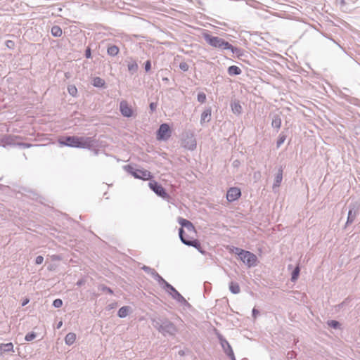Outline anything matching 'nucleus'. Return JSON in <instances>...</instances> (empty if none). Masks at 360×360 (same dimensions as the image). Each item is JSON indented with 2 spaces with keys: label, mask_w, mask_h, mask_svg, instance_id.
I'll return each instance as SVG.
<instances>
[{
  "label": "nucleus",
  "mask_w": 360,
  "mask_h": 360,
  "mask_svg": "<svg viewBox=\"0 0 360 360\" xmlns=\"http://www.w3.org/2000/svg\"><path fill=\"white\" fill-rule=\"evenodd\" d=\"M202 38L205 41L212 47L214 49H217L219 51H225L229 50L232 52L233 54H236L237 56H240L241 53V50L236 47L233 46L228 41H225L224 39L220 38L217 36H213L210 34L208 32H204L202 34Z\"/></svg>",
  "instance_id": "nucleus-1"
},
{
  "label": "nucleus",
  "mask_w": 360,
  "mask_h": 360,
  "mask_svg": "<svg viewBox=\"0 0 360 360\" xmlns=\"http://www.w3.org/2000/svg\"><path fill=\"white\" fill-rule=\"evenodd\" d=\"M178 222L181 226V228H180L179 230V235L181 241L184 244H185L188 246H193V247L195 248L202 254H204L205 252L201 250L200 243L198 240L186 239L184 236V231L183 228H185L190 233L195 231V227L193 225V224L190 221H188L186 219L181 218V217H179Z\"/></svg>",
  "instance_id": "nucleus-2"
},
{
  "label": "nucleus",
  "mask_w": 360,
  "mask_h": 360,
  "mask_svg": "<svg viewBox=\"0 0 360 360\" xmlns=\"http://www.w3.org/2000/svg\"><path fill=\"white\" fill-rule=\"evenodd\" d=\"M60 145L69 147L90 148L94 145V139L91 137L84 136H66L64 140H60Z\"/></svg>",
  "instance_id": "nucleus-3"
},
{
  "label": "nucleus",
  "mask_w": 360,
  "mask_h": 360,
  "mask_svg": "<svg viewBox=\"0 0 360 360\" xmlns=\"http://www.w3.org/2000/svg\"><path fill=\"white\" fill-rule=\"evenodd\" d=\"M153 326L163 335H174L177 329L174 324L167 319H154Z\"/></svg>",
  "instance_id": "nucleus-4"
},
{
  "label": "nucleus",
  "mask_w": 360,
  "mask_h": 360,
  "mask_svg": "<svg viewBox=\"0 0 360 360\" xmlns=\"http://www.w3.org/2000/svg\"><path fill=\"white\" fill-rule=\"evenodd\" d=\"M360 204L358 202H351L349 205V211L345 226L352 224L359 214Z\"/></svg>",
  "instance_id": "nucleus-5"
},
{
  "label": "nucleus",
  "mask_w": 360,
  "mask_h": 360,
  "mask_svg": "<svg viewBox=\"0 0 360 360\" xmlns=\"http://www.w3.org/2000/svg\"><path fill=\"white\" fill-rule=\"evenodd\" d=\"M240 259L248 267L255 266L257 265V256L250 251L245 250L240 255Z\"/></svg>",
  "instance_id": "nucleus-6"
},
{
  "label": "nucleus",
  "mask_w": 360,
  "mask_h": 360,
  "mask_svg": "<svg viewBox=\"0 0 360 360\" xmlns=\"http://www.w3.org/2000/svg\"><path fill=\"white\" fill-rule=\"evenodd\" d=\"M128 172L136 179L148 180L151 179V173L146 169H134L129 166Z\"/></svg>",
  "instance_id": "nucleus-7"
},
{
  "label": "nucleus",
  "mask_w": 360,
  "mask_h": 360,
  "mask_svg": "<svg viewBox=\"0 0 360 360\" xmlns=\"http://www.w3.org/2000/svg\"><path fill=\"white\" fill-rule=\"evenodd\" d=\"M171 136L169 126L166 124H162L157 132V139L158 140H167Z\"/></svg>",
  "instance_id": "nucleus-8"
},
{
  "label": "nucleus",
  "mask_w": 360,
  "mask_h": 360,
  "mask_svg": "<svg viewBox=\"0 0 360 360\" xmlns=\"http://www.w3.org/2000/svg\"><path fill=\"white\" fill-rule=\"evenodd\" d=\"M148 186L158 196L162 197V198H167L168 197V194L165 191V188L158 182L151 181L149 182Z\"/></svg>",
  "instance_id": "nucleus-9"
},
{
  "label": "nucleus",
  "mask_w": 360,
  "mask_h": 360,
  "mask_svg": "<svg viewBox=\"0 0 360 360\" xmlns=\"http://www.w3.org/2000/svg\"><path fill=\"white\" fill-rule=\"evenodd\" d=\"M165 290H166L174 300L180 303H185L186 300L185 298L169 283L167 284L166 287H165Z\"/></svg>",
  "instance_id": "nucleus-10"
},
{
  "label": "nucleus",
  "mask_w": 360,
  "mask_h": 360,
  "mask_svg": "<svg viewBox=\"0 0 360 360\" xmlns=\"http://www.w3.org/2000/svg\"><path fill=\"white\" fill-rule=\"evenodd\" d=\"M219 340L224 352L226 355L231 359V360H236L233 351L229 342L224 338L221 335H219Z\"/></svg>",
  "instance_id": "nucleus-11"
},
{
  "label": "nucleus",
  "mask_w": 360,
  "mask_h": 360,
  "mask_svg": "<svg viewBox=\"0 0 360 360\" xmlns=\"http://www.w3.org/2000/svg\"><path fill=\"white\" fill-rule=\"evenodd\" d=\"M120 110L124 117H130L132 116L133 111L124 100L122 101L120 103Z\"/></svg>",
  "instance_id": "nucleus-12"
},
{
  "label": "nucleus",
  "mask_w": 360,
  "mask_h": 360,
  "mask_svg": "<svg viewBox=\"0 0 360 360\" xmlns=\"http://www.w3.org/2000/svg\"><path fill=\"white\" fill-rule=\"evenodd\" d=\"M241 195L240 190L238 188H231L226 193V198L228 201L233 202L237 200Z\"/></svg>",
  "instance_id": "nucleus-13"
},
{
  "label": "nucleus",
  "mask_w": 360,
  "mask_h": 360,
  "mask_svg": "<svg viewBox=\"0 0 360 360\" xmlns=\"http://www.w3.org/2000/svg\"><path fill=\"white\" fill-rule=\"evenodd\" d=\"M283 179V170L282 169H279L278 173L276 174L274 179V183L273 185V189L274 190L276 188L279 187L281 182Z\"/></svg>",
  "instance_id": "nucleus-14"
},
{
  "label": "nucleus",
  "mask_w": 360,
  "mask_h": 360,
  "mask_svg": "<svg viewBox=\"0 0 360 360\" xmlns=\"http://www.w3.org/2000/svg\"><path fill=\"white\" fill-rule=\"evenodd\" d=\"M211 119V109L207 108L201 114L200 117V123L202 124L205 122H209Z\"/></svg>",
  "instance_id": "nucleus-15"
},
{
  "label": "nucleus",
  "mask_w": 360,
  "mask_h": 360,
  "mask_svg": "<svg viewBox=\"0 0 360 360\" xmlns=\"http://www.w3.org/2000/svg\"><path fill=\"white\" fill-rule=\"evenodd\" d=\"M184 147L188 150H193L196 148V142L193 137L188 139L187 141H184Z\"/></svg>",
  "instance_id": "nucleus-16"
},
{
  "label": "nucleus",
  "mask_w": 360,
  "mask_h": 360,
  "mask_svg": "<svg viewBox=\"0 0 360 360\" xmlns=\"http://www.w3.org/2000/svg\"><path fill=\"white\" fill-rule=\"evenodd\" d=\"M131 307L129 306L122 307L117 312V315L120 318H125L129 313Z\"/></svg>",
  "instance_id": "nucleus-17"
},
{
  "label": "nucleus",
  "mask_w": 360,
  "mask_h": 360,
  "mask_svg": "<svg viewBox=\"0 0 360 360\" xmlns=\"http://www.w3.org/2000/svg\"><path fill=\"white\" fill-rule=\"evenodd\" d=\"M153 277L158 282L159 285H160L163 289H165V287H166L167 284H169V283H167L160 275H159L157 271L154 274Z\"/></svg>",
  "instance_id": "nucleus-18"
},
{
  "label": "nucleus",
  "mask_w": 360,
  "mask_h": 360,
  "mask_svg": "<svg viewBox=\"0 0 360 360\" xmlns=\"http://www.w3.org/2000/svg\"><path fill=\"white\" fill-rule=\"evenodd\" d=\"M231 107L233 113L239 115L242 112V107L238 101L232 102Z\"/></svg>",
  "instance_id": "nucleus-19"
},
{
  "label": "nucleus",
  "mask_w": 360,
  "mask_h": 360,
  "mask_svg": "<svg viewBox=\"0 0 360 360\" xmlns=\"http://www.w3.org/2000/svg\"><path fill=\"white\" fill-rule=\"evenodd\" d=\"M0 351L4 353L13 352V345L11 342L1 344Z\"/></svg>",
  "instance_id": "nucleus-20"
},
{
  "label": "nucleus",
  "mask_w": 360,
  "mask_h": 360,
  "mask_svg": "<svg viewBox=\"0 0 360 360\" xmlns=\"http://www.w3.org/2000/svg\"><path fill=\"white\" fill-rule=\"evenodd\" d=\"M76 340V335L74 333H69L65 338V344L68 345H72Z\"/></svg>",
  "instance_id": "nucleus-21"
},
{
  "label": "nucleus",
  "mask_w": 360,
  "mask_h": 360,
  "mask_svg": "<svg viewBox=\"0 0 360 360\" xmlns=\"http://www.w3.org/2000/svg\"><path fill=\"white\" fill-rule=\"evenodd\" d=\"M119 51H120V49L117 46L111 45V46H108V48L107 49V53L110 56H115L118 54Z\"/></svg>",
  "instance_id": "nucleus-22"
},
{
  "label": "nucleus",
  "mask_w": 360,
  "mask_h": 360,
  "mask_svg": "<svg viewBox=\"0 0 360 360\" xmlns=\"http://www.w3.org/2000/svg\"><path fill=\"white\" fill-rule=\"evenodd\" d=\"M241 72L240 68L236 65H231L228 68V73L230 75H238Z\"/></svg>",
  "instance_id": "nucleus-23"
},
{
  "label": "nucleus",
  "mask_w": 360,
  "mask_h": 360,
  "mask_svg": "<svg viewBox=\"0 0 360 360\" xmlns=\"http://www.w3.org/2000/svg\"><path fill=\"white\" fill-rule=\"evenodd\" d=\"M128 70L132 74L135 73L138 70V65L136 61L131 60L127 64Z\"/></svg>",
  "instance_id": "nucleus-24"
},
{
  "label": "nucleus",
  "mask_w": 360,
  "mask_h": 360,
  "mask_svg": "<svg viewBox=\"0 0 360 360\" xmlns=\"http://www.w3.org/2000/svg\"><path fill=\"white\" fill-rule=\"evenodd\" d=\"M229 290L233 294H238L240 292L239 285L237 283H234V282L230 283Z\"/></svg>",
  "instance_id": "nucleus-25"
},
{
  "label": "nucleus",
  "mask_w": 360,
  "mask_h": 360,
  "mask_svg": "<svg viewBox=\"0 0 360 360\" xmlns=\"http://www.w3.org/2000/svg\"><path fill=\"white\" fill-rule=\"evenodd\" d=\"M92 84L96 87H103L105 85V81L101 77H96L93 79Z\"/></svg>",
  "instance_id": "nucleus-26"
},
{
  "label": "nucleus",
  "mask_w": 360,
  "mask_h": 360,
  "mask_svg": "<svg viewBox=\"0 0 360 360\" xmlns=\"http://www.w3.org/2000/svg\"><path fill=\"white\" fill-rule=\"evenodd\" d=\"M271 125L273 127L279 129L281 125V119L279 115H274L272 120Z\"/></svg>",
  "instance_id": "nucleus-27"
},
{
  "label": "nucleus",
  "mask_w": 360,
  "mask_h": 360,
  "mask_svg": "<svg viewBox=\"0 0 360 360\" xmlns=\"http://www.w3.org/2000/svg\"><path fill=\"white\" fill-rule=\"evenodd\" d=\"M51 34L56 37H60L62 35V30L59 26L55 25L51 28Z\"/></svg>",
  "instance_id": "nucleus-28"
},
{
  "label": "nucleus",
  "mask_w": 360,
  "mask_h": 360,
  "mask_svg": "<svg viewBox=\"0 0 360 360\" xmlns=\"http://www.w3.org/2000/svg\"><path fill=\"white\" fill-rule=\"evenodd\" d=\"M300 267L299 266H296L295 268V269L292 271V277H291V281H295L298 276H299V274H300Z\"/></svg>",
  "instance_id": "nucleus-29"
},
{
  "label": "nucleus",
  "mask_w": 360,
  "mask_h": 360,
  "mask_svg": "<svg viewBox=\"0 0 360 360\" xmlns=\"http://www.w3.org/2000/svg\"><path fill=\"white\" fill-rule=\"evenodd\" d=\"M68 91L70 94V95L72 96H76L77 94V89L75 85H69L68 86Z\"/></svg>",
  "instance_id": "nucleus-30"
},
{
  "label": "nucleus",
  "mask_w": 360,
  "mask_h": 360,
  "mask_svg": "<svg viewBox=\"0 0 360 360\" xmlns=\"http://www.w3.org/2000/svg\"><path fill=\"white\" fill-rule=\"evenodd\" d=\"M328 326L337 329L340 327V323L338 321L335 320H330L328 321Z\"/></svg>",
  "instance_id": "nucleus-31"
},
{
  "label": "nucleus",
  "mask_w": 360,
  "mask_h": 360,
  "mask_svg": "<svg viewBox=\"0 0 360 360\" xmlns=\"http://www.w3.org/2000/svg\"><path fill=\"white\" fill-rule=\"evenodd\" d=\"M142 269L147 273L148 274L151 275L152 276L154 275V274L156 272V271L149 266H143L142 267Z\"/></svg>",
  "instance_id": "nucleus-32"
},
{
  "label": "nucleus",
  "mask_w": 360,
  "mask_h": 360,
  "mask_svg": "<svg viewBox=\"0 0 360 360\" xmlns=\"http://www.w3.org/2000/svg\"><path fill=\"white\" fill-rule=\"evenodd\" d=\"M37 337V335L34 332H32V333H27L25 337V340L27 342H30L32 340H33L35 338Z\"/></svg>",
  "instance_id": "nucleus-33"
},
{
  "label": "nucleus",
  "mask_w": 360,
  "mask_h": 360,
  "mask_svg": "<svg viewBox=\"0 0 360 360\" xmlns=\"http://www.w3.org/2000/svg\"><path fill=\"white\" fill-rule=\"evenodd\" d=\"M198 102L203 103L206 101V95L203 92H200L198 94Z\"/></svg>",
  "instance_id": "nucleus-34"
},
{
  "label": "nucleus",
  "mask_w": 360,
  "mask_h": 360,
  "mask_svg": "<svg viewBox=\"0 0 360 360\" xmlns=\"http://www.w3.org/2000/svg\"><path fill=\"white\" fill-rule=\"evenodd\" d=\"M286 136L283 134H280L279 138L277 141L276 145L277 147L279 148L285 141Z\"/></svg>",
  "instance_id": "nucleus-35"
},
{
  "label": "nucleus",
  "mask_w": 360,
  "mask_h": 360,
  "mask_svg": "<svg viewBox=\"0 0 360 360\" xmlns=\"http://www.w3.org/2000/svg\"><path fill=\"white\" fill-rule=\"evenodd\" d=\"M244 250H242L239 248H233L232 250V252L235 253L236 255H238L239 258L240 257V255H242L243 252H244Z\"/></svg>",
  "instance_id": "nucleus-36"
},
{
  "label": "nucleus",
  "mask_w": 360,
  "mask_h": 360,
  "mask_svg": "<svg viewBox=\"0 0 360 360\" xmlns=\"http://www.w3.org/2000/svg\"><path fill=\"white\" fill-rule=\"evenodd\" d=\"M53 305L56 308H59L63 305V301L60 299H56L53 302Z\"/></svg>",
  "instance_id": "nucleus-37"
},
{
  "label": "nucleus",
  "mask_w": 360,
  "mask_h": 360,
  "mask_svg": "<svg viewBox=\"0 0 360 360\" xmlns=\"http://www.w3.org/2000/svg\"><path fill=\"white\" fill-rule=\"evenodd\" d=\"M188 65L186 63V62H181L180 64H179V68L186 72L188 70Z\"/></svg>",
  "instance_id": "nucleus-38"
},
{
  "label": "nucleus",
  "mask_w": 360,
  "mask_h": 360,
  "mask_svg": "<svg viewBox=\"0 0 360 360\" xmlns=\"http://www.w3.org/2000/svg\"><path fill=\"white\" fill-rule=\"evenodd\" d=\"M151 68V63L150 60H147L146 63H145V70L146 72H148Z\"/></svg>",
  "instance_id": "nucleus-39"
},
{
  "label": "nucleus",
  "mask_w": 360,
  "mask_h": 360,
  "mask_svg": "<svg viewBox=\"0 0 360 360\" xmlns=\"http://www.w3.org/2000/svg\"><path fill=\"white\" fill-rule=\"evenodd\" d=\"M44 261V257L42 256H37L35 259V263L37 264H42Z\"/></svg>",
  "instance_id": "nucleus-40"
},
{
  "label": "nucleus",
  "mask_w": 360,
  "mask_h": 360,
  "mask_svg": "<svg viewBox=\"0 0 360 360\" xmlns=\"http://www.w3.org/2000/svg\"><path fill=\"white\" fill-rule=\"evenodd\" d=\"M85 56L86 58H90L91 56V49L90 48H87L85 51Z\"/></svg>",
  "instance_id": "nucleus-41"
},
{
  "label": "nucleus",
  "mask_w": 360,
  "mask_h": 360,
  "mask_svg": "<svg viewBox=\"0 0 360 360\" xmlns=\"http://www.w3.org/2000/svg\"><path fill=\"white\" fill-rule=\"evenodd\" d=\"M6 46L7 47H8L9 49H12L14 46V42L11 40H8L6 41Z\"/></svg>",
  "instance_id": "nucleus-42"
},
{
  "label": "nucleus",
  "mask_w": 360,
  "mask_h": 360,
  "mask_svg": "<svg viewBox=\"0 0 360 360\" xmlns=\"http://www.w3.org/2000/svg\"><path fill=\"white\" fill-rule=\"evenodd\" d=\"M156 107H157V104L155 103H151L150 104V108L152 111L155 110L156 109Z\"/></svg>",
  "instance_id": "nucleus-43"
},
{
  "label": "nucleus",
  "mask_w": 360,
  "mask_h": 360,
  "mask_svg": "<svg viewBox=\"0 0 360 360\" xmlns=\"http://www.w3.org/2000/svg\"><path fill=\"white\" fill-rule=\"evenodd\" d=\"M259 314V311L256 309H252V316H254V318H256V316Z\"/></svg>",
  "instance_id": "nucleus-44"
},
{
  "label": "nucleus",
  "mask_w": 360,
  "mask_h": 360,
  "mask_svg": "<svg viewBox=\"0 0 360 360\" xmlns=\"http://www.w3.org/2000/svg\"><path fill=\"white\" fill-rule=\"evenodd\" d=\"M103 290V291H105L109 294H112V292H113L112 290L110 288H108V287H104Z\"/></svg>",
  "instance_id": "nucleus-45"
},
{
  "label": "nucleus",
  "mask_w": 360,
  "mask_h": 360,
  "mask_svg": "<svg viewBox=\"0 0 360 360\" xmlns=\"http://www.w3.org/2000/svg\"><path fill=\"white\" fill-rule=\"evenodd\" d=\"M179 354L180 356H184L185 354V352L184 350H180V351H179Z\"/></svg>",
  "instance_id": "nucleus-46"
},
{
  "label": "nucleus",
  "mask_w": 360,
  "mask_h": 360,
  "mask_svg": "<svg viewBox=\"0 0 360 360\" xmlns=\"http://www.w3.org/2000/svg\"><path fill=\"white\" fill-rule=\"evenodd\" d=\"M63 325V322L62 321H60L58 325H57V328H60Z\"/></svg>",
  "instance_id": "nucleus-47"
},
{
  "label": "nucleus",
  "mask_w": 360,
  "mask_h": 360,
  "mask_svg": "<svg viewBox=\"0 0 360 360\" xmlns=\"http://www.w3.org/2000/svg\"><path fill=\"white\" fill-rule=\"evenodd\" d=\"M28 302H29V300H25V301L23 302V303H22V306H25V304H27L28 303Z\"/></svg>",
  "instance_id": "nucleus-48"
},
{
  "label": "nucleus",
  "mask_w": 360,
  "mask_h": 360,
  "mask_svg": "<svg viewBox=\"0 0 360 360\" xmlns=\"http://www.w3.org/2000/svg\"><path fill=\"white\" fill-rule=\"evenodd\" d=\"M238 161H234V162H233V165H234V166H237V165H238Z\"/></svg>",
  "instance_id": "nucleus-49"
},
{
  "label": "nucleus",
  "mask_w": 360,
  "mask_h": 360,
  "mask_svg": "<svg viewBox=\"0 0 360 360\" xmlns=\"http://www.w3.org/2000/svg\"><path fill=\"white\" fill-rule=\"evenodd\" d=\"M82 281H78V282L77 283V284L78 285H82Z\"/></svg>",
  "instance_id": "nucleus-50"
},
{
  "label": "nucleus",
  "mask_w": 360,
  "mask_h": 360,
  "mask_svg": "<svg viewBox=\"0 0 360 360\" xmlns=\"http://www.w3.org/2000/svg\"><path fill=\"white\" fill-rule=\"evenodd\" d=\"M163 80H165V81H167V80H168V79H167V78H163Z\"/></svg>",
  "instance_id": "nucleus-51"
},
{
  "label": "nucleus",
  "mask_w": 360,
  "mask_h": 360,
  "mask_svg": "<svg viewBox=\"0 0 360 360\" xmlns=\"http://www.w3.org/2000/svg\"><path fill=\"white\" fill-rule=\"evenodd\" d=\"M23 146H24L25 147H28V145H27V144H23Z\"/></svg>",
  "instance_id": "nucleus-52"
}]
</instances>
